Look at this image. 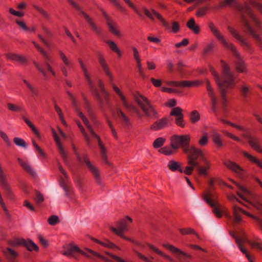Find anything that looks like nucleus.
I'll return each instance as SVG.
<instances>
[{"label": "nucleus", "mask_w": 262, "mask_h": 262, "mask_svg": "<svg viewBox=\"0 0 262 262\" xmlns=\"http://www.w3.org/2000/svg\"><path fill=\"white\" fill-rule=\"evenodd\" d=\"M227 7H233L240 13L244 32L252 37L262 49V21L252 12L249 4L247 2L241 4L236 0H223L212 9L219 10Z\"/></svg>", "instance_id": "f257e3e1"}, {"label": "nucleus", "mask_w": 262, "mask_h": 262, "mask_svg": "<svg viewBox=\"0 0 262 262\" xmlns=\"http://www.w3.org/2000/svg\"><path fill=\"white\" fill-rule=\"evenodd\" d=\"M222 71L220 77L214 69L209 66V71L219 87L222 98V104L224 107L226 104V94L229 89L235 85V76L231 72L229 66L223 60H221Z\"/></svg>", "instance_id": "f03ea898"}, {"label": "nucleus", "mask_w": 262, "mask_h": 262, "mask_svg": "<svg viewBox=\"0 0 262 262\" xmlns=\"http://www.w3.org/2000/svg\"><path fill=\"white\" fill-rule=\"evenodd\" d=\"M208 27L216 39L225 48L230 50L234 56L236 57V59L235 61L236 71L239 73H247L248 72L247 65L245 61L241 58L240 54L235 46L233 43H229L226 40L213 22H209L208 23Z\"/></svg>", "instance_id": "7ed1b4c3"}, {"label": "nucleus", "mask_w": 262, "mask_h": 262, "mask_svg": "<svg viewBox=\"0 0 262 262\" xmlns=\"http://www.w3.org/2000/svg\"><path fill=\"white\" fill-rule=\"evenodd\" d=\"M142 9L147 17L152 21H154L155 17H156L168 31L173 33H176L179 31L180 25L178 22L172 21L171 23V28H170L169 24L163 18L162 15L155 9L151 8L150 10H149L146 7H143Z\"/></svg>", "instance_id": "20e7f679"}, {"label": "nucleus", "mask_w": 262, "mask_h": 262, "mask_svg": "<svg viewBox=\"0 0 262 262\" xmlns=\"http://www.w3.org/2000/svg\"><path fill=\"white\" fill-rule=\"evenodd\" d=\"M136 102L142 109L146 117L150 118H157L158 113L154 106L150 101L145 96L138 92H136L134 95Z\"/></svg>", "instance_id": "39448f33"}, {"label": "nucleus", "mask_w": 262, "mask_h": 262, "mask_svg": "<svg viewBox=\"0 0 262 262\" xmlns=\"http://www.w3.org/2000/svg\"><path fill=\"white\" fill-rule=\"evenodd\" d=\"M237 186L243 193V194L239 192H237L236 193L238 196L245 201L249 202L253 206L256 208L257 210L262 212V204L260 203V201H261L260 197L259 195L251 192L240 184H237Z\"/></svg>", "instance_id": "423d86ee"}, {"label": "nucleus", "mask_w": 262, "mask_h": 262, "mask_svg": "<svg viewBox=\"0 0 262 262\" xmlns=\"http://www.w3.org/2000/svg\"><path fill=\"white\" fill-rule=\"evenodd\" d=\"M78 115L79 117L82 119L83 123L88 128L89 132L92 135V136L96 138L98 141V146L100 149V155L101 157L105 163L106 164L109 165L110 163L107 160V153H106V150L105 147V146L102 144V143L101 142V140L100 139V137L97 135L95 132L94 131L92 126L90 124L88 120L86 118V117L84 115V114L80 112L78 109L76 110Z\"/></svg>", "instance_id": "0eeeda50"}, {"label": "nucleus", "mask_w": 262, "mask_h": 262, "mask_svg": "<svg viewBox=\"0 0 262 262\" xmlns=\"http://www.w3.org/2000/svg\"><path fill=\"white\" fill-rule=\"evenodd\" d=\"M190 136L189 135H174L170 138V146L172 149L177 150L181 147L184 153L190 148Z\"/></svg>", "instance_id": "6e6552de"}, {"label": "nucleus", "mask_w": 262, "mask_h": 262, "mask_svg": "<svg viewBox=\"0 0 262 262\" xmlns=\"http://www.w3.org/2000/svg\"><path fill=\"white\" fill-rule=\"evenodd\" d=\"M76 157L77 161L80 164L83 165L84 163L85 164L86 167L94 176L96 183L99 185H102V181L100 178L99 171L98 168L91 163V161L89 159L88 154H77Z\"/></svg>", "instance_id": "1a4fd4ad"}, {"label": "nucleus", "mask_w": 262, "mask_h": 262, "mask_svg": "<svg viewBox=\"0 0 262 262\" xmlns=\"http://www.w3.org/2000/svg\"><path fill=\"white\" fill-rule=\"evenodd\" d=\"M132 221L133 220L130 217L126 216L125 217L121 219L117 222V228L111 227L110 229L115 234L122 238L123 239L134 243H135L134 240L126 237L123 234V233L125 231H127L128 229V223H131Z\"/></svg>", "instance_id": "9d476101"}, {"label": "nucleus", "mask_w": 262, "mask_h": 262, "mask_svg": "<svg viewBox=\"0 0 262 262\" xmlns=\"http://www.w3.org/2000/svg\"><path fill=\"white\" fill-rule=\"evenodd\" d=\"M187 164L188 165H193L194 166H199V162L198 161L199 158L203 161L207 159L202 150L200 148L191 146L189 150L187 151Z\"/></svg>", "instance_id": "9b49d317"}, {"label": "nucleus", "mask_w": 262, "mask_h": 262, "mask_svg": "<svg viewBox=\"0 0 262 262\" xmlns=\"http://www.w3.org/2000/svg\"><path fill=\"white\" fill-rule=\"evenodd\" d=\"M67 1L77 10L79 13L81 14L84 18L89 25L91 30L96 34L100 35L102 33V29L98 26L86 12L83 11L82 8L73 0H67Z\"/></svg>", "instance_id": "f8f14e48"}, {"label": "nucleus", "mask_w": 262, "mask_h": 262, "mask_svg": "<svg viewBox=\"0 0 262 262\" xmlns=\"http://www.w3.org/2000/svg\"><path fill=\"white\" fill-rule=\"evenodd\" d=\"M90 89L93 95L96 97L99 106L102 110L111 108L110 98L108 93H99L94 84L90 86Z\"/></svg>", "instance_id": "ddd939ff"}, {"label": "nucleus", "mask_w": 262, "mask_h": 262, "mask_svg": "<svg viewBox=\"0 0 262 262\" xmlns=\"http://www.w3.org/2000/svg\"><path fill=\"white\" fill-rule=\"evenodd\" d=\"M162 246L172 253L179 254L177 257L180 262H188V259H191L192 258L191 255L181 250L172 245L169 244H163Z\"/></svg>", "instance_id": "4468645a"}, {"label": "nucleus", "mask_w": 262, "mask_h": 262, "mask_svg": "<svg viewBox=\"0 0 262 262\" xmlns=\"http://www.w3.org/2000/svg\"><path fill=\"white\" fill-rule=\"evenodd\" d=\"M58 168L59 171L64 176L63 178H60L59 180V184L64 190L66 195L67 196H69V193L72 189L71 186L69 183V177L60 163L58 164Z\"/></svg>", "instance_id": "2eb2a0df"}, {"label": "nucleus", "mask_w": 262, "mask_h": 262, "mask_svg": "<svg viewBox=\"0 0 262 262\" xmlns=\"http://www.w3.org/2000/svg\"><path fill=\"white\" fill-rule=\"evenodd\" d=\"M103 16H104L106 23L109 28L110 31L114 35L120 37L121 33L119 30L117 29V25L112 19V18L107 14V13L102 8L100 9Z\"/></svg>", "instance_id": "dca6fc26"}, {"label": "nucleus", "mask_w": 262, "mask_h": 262, "mask_svg": "<svg viewBox=\"0 0 262 262\" xmlns=\"http://www.w3.org/2000/svg\"><path fill=\"white\" fill-rule=\"evenodd\" d=\"M212 194L210 192H206L203 194V199L210 206L213 207V212L219 218L222 216V213L219 208V204L211 199Z\"/></svg>", "instance_id": "f3484780"}, {"label": "nucleus", "mask_w": 262, "mask_h": 262, "mask_svg": "<svg viewBox=\"0 0 262 262\" xmlns=\"http://www.w3.org/2000/svg\"><path fill=\"white\" fill-rule=\"evenodd\" d=\"M0 183L7 197L9 199H13L14 198L13 193L8 183L6 176L2 166L0 167Z\"/></svg>", "instance_id": "a211bd4d"}, {"label": "nucleus", "mask_w": 262, "mask_h": 262, "mask_svg": "<svg viewBox=\"0 0 262 262\" xmlns=\"http://www.w3.org/2000/svg\"><path fill=\"white\" fill-rule=\"evenodd\" d=\"M203 82L201 80H184V81H169L167 82V84L170 86L183 87V88H190L192 86H196L201 84Z\"/></svg>", "instance_id": "6ab92c4d"}, {"label": "nucleus", "mask_w": 262, "mask_h": 262, "mask_svg": "<svg viewBox=\"0 0 262 262\" xmlns=\"http://www.w3.org/2000/svg\"><path fill=\"white\" fill-rule=\"evenodd\" d=\"M58 54L60 58L64 63L60 66V70L62 74L65 77H68V69H71L73 67V64L70 59L68 58L66 55L61 50L58 51Z\"/></svg>", "instance_id": "aec40b11"}, {"label": "nucleus", "mask_w": 262, "mask_h": 262, "mask_svg": "<svg viewBox=\"0 0 262 262\" xmlns=\"http://www.w3.org/2000/svg\"><path fill=\"white\" fill-rule=\"evenodd\" d=\"M182 111L183 110L180 107H176L172 109L170 115L176 117L175 123L176 125L183 128L185 126V123L184 121V115Z\"/></svg>", "instance_id": "412c9836"}, {"label": "nucleus", "mask_w": 262, "mask_h": 262, "mask_svg": "<svg viewBox=\"0 0 262 262\" xmlns=\"http://www.w3.org/2000/svg\"><path fill=\"white\" fill-rule=\"evenodd\" d=\"M223 164L229 169L236 173L239 177H242L245 172V170L238 164L230 160H226Z\"/></svg>", "instance_id": "4be33fe9"}, {"label": "nucleus", "mask_w": 262, "mask_h": 262, "mask_svg": "<svg viewBox=\"0 0 262 262\" xmlns=\"http://www.w3.org/2000/svg\"><path fill=\"white\" fill-rule=\"evenodd\" d=\"M14 244L24 245L30 251H38V246L31 240H25L24 239H17L14 241Z\"/></svg>", "instance_id": "5701e85b"}, {"label": "nucleus", "mask_w": 262, "mask_h": 262, "mask_svg": "<svg viewBox=\"0 0 262 262\" xmlns=\"http://www.w3.org/2000/svg\"><path fill=\"white\" fill-rule=\"evenodd\" d=\"M232 236L233 237H234L235 239V242L237 245L238 248L241 251V252L244 254H245V256L248 259L249 262H254V257L249 253V252L247 251V250L246 249H245L242 245V244L245 241V239L238 238V237H236L234 235V234H232Z\"/></svg>", "instance_id": "b1692460"}, {"label": "nucleus", "mask_w": 262, "mask_h": 262, "mask_svg": "<svg viewBox=\"0 0 262 262\" xmlns=\"http://www.w3.org/2000/svg\"><path fill=\"white\" fill-rule=\"evenodd\" d=\"M117 115L122 125L125 128L129 129L132 126L130 119L120 108L117 110Z\"/></svg>", "instance_id": "393cba45"}, {"label": "nucleus", "mask_w": 262, "mask_h": 262, "mask_svg": "<svg viewBox=\"0 0 262 262\" xmlns=\"http://www.w3.org/2000/svg\"><path fill=\"white\" fill-rule=\"evenodd\" d=\"M168 119L166 117H163L155 121L150 127L151 130H159L167 126Z\"/></svg>", "instance_id": "a878e982"}, {"label": "nucleus", "mask_w": 262, "mask_h": 262, "mask_svg": "<svg viewBox=\"0 0 262 262\" xmlns=\"http://www.w3.org/2000/svg\"><path fill=\"white\" fill-rule=\"evenodd\" d=\"M211 140L215 147L217 149H220L225 146L222 136L217 132H214L212 134Z\"/></svg>", "instance_id": "bb28decb"}, {"label": "nucleus", "mask_w": 262, "mask_h": 262, "mask_svg": "<svg viewBox=\"0 0 262 262\" xmlns=\"http://www.w3.org/2000/svg\"><path fill=\"white\" fill-rule=\"evenodd\" d=\"M17 161L19 165L25 171L30 174L33 178H35L36 176L35 171L28 161H25L19 158L17 159Z\"/></svg>", "instance_id": "cd10ccee"}, {"label": "nucleus", "mask_w": 262, "mask_h": 262, "mask_svg": "<svg viewBox=\"0 0 262 262\" xmlns=\"http://www.w3.org/2000/svg\"><path fill=\"white\" fill-rule=\"evenodd\" d=\"M53 137H54V140H55V141L58 146V148L59 149V154H60L62 159H63V161L64 162H67L68 161V156H67V153L64 150V149L62 146V145L60 143V139H59V137H58L56 132L53 129Z\"/></svg>", "instance_id": "c85d7f7f"}, {"label": "nucleus", "mask_w": 262, "mask_h": 262, "mask_svg": "<svg viewBox=\"0 0 262 262\" xmlns=\"http://www.w3.org/2000/svg\"><path fill=\"white\" fill-rule=\"evenodd\" d=\"M75 252H77L86 257H90L84 251L80 250L77 246L74 245L72 244H70L69 245V247L67 248V249L64 251L63 254L66 256H69L72 255Z\"/></svg>", "instance_id": "c756f323"}, {"label": "nucleus", "mask_w": 262, "mask_h": 262, "mask_svg": "<svg viewBox=\"0 0 262 262\" xmlns=\"http://www.w3.org/2000/svg\"><path fill=\"white\" fill-rule=\"evenodd\" d=\"M202 162L204 163V166H200V163H199V166H196V168L199 175L206 176L207 175V171L211 167V163L207 159Z\"/></svg>", "instance_id": "7c9ffc66"}, {"label": "nucleus", "mask_w": 262, "mask_h": 262, "mask_svg": "<svg viewBox=\"0 0 262 262\" xmlns=\"http://www.w3.org/2000/svg\"><path fill=\"white\" fill-rule=\"evenodd\" d=\"M259 142V139L258 138L253 136L248 141V143L254 150L262 154V148L260 145Z\"/></svg>", "instance_id": "2f4dec72"}, {"label": "nucleus", "mask_w": 262, "mask_h": 262, "mask_svg": "<svg viewBox=\"0 0 262 262\" xmlns=\"http://www.w3.org/2000/svg\"><path fill=\"white\" fill-rule=\"evenodd\" d=\"M3 252L10 262H14V259L18 256V253L10 248H7Z\"/></svg>", "instance_id": "473e14b6"}, {"label": "nucleus", "mask_w": 262, "mask_h": 262, "mask_svg": "<svg viewBox=\"0 0 262 262\" xmlns=\"http://www.w3.org/2000/svg\"><path fill=\"white\" fill-rule=\"evenodd\" d=\"M168 168L170 170L173 172L178 171L180 173L183 172V169L180 165L179 162L174 160H170L169 161L168 165Z\"/></svg>", "instance_id": "72a5a7b5"}, {"label": "nucleus", "mask_w": 262, "mask_h": 262, "mask_svg": "<svg viewBox=\"0 0 262 262\" xmlns=\"http://www.w3.org/2000/svg\"><path fill=\"white\" fill-rule=\"evenodd\" d=\"M186 26L193 33L198 34L200 32V28L199 26L196 25L195 23L194 19L191 18L187 23Z\"/></svg>", "instance_id": "f704fd0d"}, {"label": "nucleus", "mask_w": 262, "mask_h": 262, "mask_svg": "<svg viewBox=\"0 0 262 262\" xmlns=\"http://www.w3.org/2000/svg\"><path fill=\"white\" fill-rule=\"evenodd\" d=\"M146 245L148 247L149 249L154 252L155 253L159 254L161 256H163V257L165 258L166 259L169 260L171 262H174V260L173 258H172L170 256H169L168 255H166L164 254L163 252H162L161 250H160L158 248H157L156 246L154 245L149 244L147 243Z\"/></svg>", "instance_id": "c9c22d12"}, {"label": "nucleus", "mask_w": 262, "mask_h": 262, "mask_svg": "<svg viewBox=\"0 0 262 262\" xmlns=\"http://www.w3.org/2000/svg\"><path fill=\"white\" fill-rule=\"evenodd\" d=\"M6 56L8 59L13 61H16L21 63H25L27 62L26 58L24 56L19 54L8 53L6 55Z\"/></svg>", "instance_id": "e433bc0d"}, {"label": "nucleus", "mask_w": 262, "mask_h": 262, "mask_svg": "<svg viewBox=\"0 0 262 262\" xmlns=\"http://www.w3.org/2000/svg\"><path fill=\"white\" fill-rule=\"evenodd\" d=\"M93 240L96 243L100 244L104 247H106L110 249H117L120 250V248L118 246H116L113 243L108 240L105 239L104 241H101L96 238H93Z\"/></svg>", "instance_id": "4c0bfd02"}, {"label": "nucleus", "mask_w": 262, "mask_h": 262, "mask_svg": "<svg viewBox=\"0 0 262 262\" xmlns=\"http://www.w3.org/2000/svg\"><path fill=\"white\" fill-rule=\"evenodd\" d=\"M244 210L237 205H234L233 207V214L234 221L236 223H239L242 221L241 214L243 213Z\"/></svg>", "instance_id": "58836bf2"}, {"label": "nucleus", "mask_w": 262, "mask_h": 262, "mask_svg": "<svg viewBox=\"0 0 262 262\" xmlns=\"http://www.w3.org/2000/svg\"><path fill=\"white\" fill-rule=\"evenodd\" d=\"M243 154L251 163L256 164L258 166L262 168V162L258 160L255 157L251 155L248 152L245 151L243 152Z\"/></svg>", "instance_id": "ea45409f"}, {"label": "nucleus", "mask_w": 262, "mask_h": 262, "mask_svg": "<svg viewBox=\"0 0 262 262\" xmlns=\"http://www.w3.org/2000/svg\"><path fill=\"white\" fill-rule=\"evenodd\" d=\"M106 43L108 45L110 48L113 52L117 54L118 57H121V56H122L121 51L118 48L117 45L114 41H111V40H108L106 41Z\"/></svg>", "instance_id": "a19ab883"}, {"label": "nucleus", "mask_w": 262, "mask_h": 262, "mask_svg": "<svg viewBox=\"0 0 262 262\" xmlns=\"http://www.w3.org/2000/svg\"><path fill=\"white\" fill-rule=\"evenodd\" d=\"M98 61L102 67V70L105 73L110 71V69L105 58L102 54H99L98 56Z\"/></svg>", "instance_id": "79ce46f5"}, {"label": "nucleus", "mask_w": 262, "mask_h": 262, "mask_svg": "<svg viewBox=\"0 0 262 262\" xmlns=\"http://www.w3.org/2000/svg\"><path fill=\"white\" fill-rule=\"evenodd\" d=\"M252 90V87L250 85L243 83L242 86L241 87L240 90L242 96L246 98L248 97L249 93Z\"/></svg>", "instance_id": "37998d69"}, {"label": "nucleus", "mask_w": 262, "mask_h": 262, "mask_svg": "<svg viewBox=\"0 0 262 262\" xmlns=\"http://www.w3.org/2000/svg\"><path fill=\"white\" fill-rule=\"evenodd\" d=\"M85 108L87 111L88 114L92 121L94 122L95 124H97L98 122V120L96 119V116L94 114L93 109L91 107L89 103L85 105Z\"/></svg>", "instance_id": "c03bdc74"}, {"label": "nucleus", "mask_w": 262, "mask_h": 262, "mask_svg": "<svg viewBox=\"0 0 262 262\" xmlns=\"http://www.w3.org/2000/svg\"><path fill=\"white\" fill-rule=\"evenodd\" d=\"M80 68L81 69L82 71L83 72V73L84 74V77L86 79V81L88 82V83L89 86L91 85H92V84H93L94 83L91 79L90 75V74L88 71V70H87L85 64H84V63L80 65Z\"/></svg>", "instance_id": "a18cd8bd"}, {"label": "nucleus", "mask_w": 262, "mask_h": 262, "mask_svg": "<svg viewBox=\"0 0 262 262\" xmlns=\"http://www.w3.org/2000/svg\"><path fill=\"white\" fill-rule=\"evenodd\" d=\"M201 117L196 110L192 111L189 115V120L192 123H195L200 120Z\"/></svg>", "instance_id": "49530a36"}, {"label": "nucleus", "mask_w": 262, "mask_h": 262, "mask_svg": "<svg viewBox=\"0 0 262 262\" xmlns=\"http://www.w3.org/2000/svg\"><path fill=\"white\" fill-rule=\"evenodd\" d=\"M23 82L26 84L30 92L31 93L32 96H37L38 95V90L37 88L34 87L32 84H31L29 81H28L26 79H24Z\"/></svg>", "instance_id": "de8ad7c7"}, {"label": "nucleus", "mask_w": 262, "mask_h": 262, "mask_svg": "<svg viewBox=\"0 0 262 262\" xmlns=\"http://www.w3.org/2000/svg\"><path fill=\"white\" fill-rule=\"evenodd\" d=\"M180 232L183 235L194 234L198 238H199V236L197 234V233L194 231V229H193L192 228H191L180 229Z\"/></svg>", "instance_id": "09e8293b"}, {"label": "nucleus", "mask_w": 262, "mask_h": 262, "mask_svg": "<svg viewBox=\"0 0 262 262\" xmlns=\"http://www.w3.org/2000/svg\"><path fill=\"white\" fill-rule=\"evenodd\" d=\"M249 4L262 15V3L256 0H248Z\"/></svg>", "instance_id": "8fccbe9b"}, {"label": "nucleus", "mask_w": 262, "mask_h": 262, "mask_svg": "<svg viewBox=\"0 0 262 262\" xmlns=\"http://www.w3.org/2000/svg\"><path fill=\"white\" fill-rule=\"evenodd\" d=\"M44 66L46 73L47 74V72L50 73L53 77H56L57 76V74L55 71L54 70L52 67L51 66L50 63L48 62V61H44Z\"/></svg>", "instance_id": "3c124183"}, {"label": "nucleus", "mask_w": 262, "mask_h": 262, "mask_svg": "<svg viewBox=\"0 0 262 262\" xmlns=\"http://www.w3.org/2000/svg\"><path fill=\"white\" fill-rule=\"evenodd\" d=\"M214 47L215 45L213 41H211L207 44L203 49V55H206L212 52L214 48Z\"/></svg>", "instance_id": "603ef678"}, {"label": "nucleus", "mask_w": 262, "mask_h": 262, "mask_svg": "<svg viewBox=\"0 0 262 262\" xmlns=\"http://www.w3.org/2000/svg\"><path fill=\"white\" fill-rule=\"evenodd\" d=\"M76 123H77V125H78V127L79 128L80 132H81L82 134L84 136V139L86 142V143L88 145H89L90 144V138H89L88 135L87 134V133H86V132L85 131L84 127H83V126L82 125V124H81V123L79 121H77Z\"/></svg>", "instance_id": "864d4df0"}, {"label": "nucleus", "mask_w": 262, "mask_h": 262, "mask_svg": "<svg viewBox=\"0 0 262 262\" xmlns=\"http://www.w3.org/2000/svg\"><path fill=\"white\" fill-rule=\"evenodd\" d=\"M13 142L14 144L17 146H20L25 148H26L27 146L26 142L22 138L15 137L13 139Z\"/></svg>", "instance_id": "5fc2aeb1"}, {"label": "nucleus", "mask_w": 262, "mask_h": 262, "mask_svg": "<svg viewBox=\"0 0 262 262\" xmlns=\"http://www.w3.org/2000/svg\"><path fill=\"white\" fill-rule=\"evenodd\" d=\"M124 2L131 8L140 17L143 16L142 13L140 12L138 9L135 6V5L131 2L130 0H123Z\"/></svg>", "instance_id": "6e6d98bb"}, {"label": "nucleus", "mask_w": 262, "mask_h": 262, "mask_svg": "<svg viewBox=\"0 0 262 262\" xmlns=\"http://www.w3.org/2000/svg\"><path fill=\"white\" fill-rule=\"evenodd\" d=\"M165 139L162 137H159L157 138L153 142L152 145L155 148H158L162 147L164 142Z\"/></svg>", "instance_id": "4d7b16f0"}, {"label": "nucleus", "mask_w": 262, "mask_h": 262, "mask_svg": "<svg viewBox=\"0 0 262 262\" xmlns=\"http://www.w3.org/2000/svg\"><path fill=\"white\" fill-rule=\"evenodd\" d=\"M243 213L246 215L248 216L252 217L254 220H255V222H256L257 224L259 226L260 230L262 231V220H260L258 217L255 216L248 213V212L245 211L244 210V211L243 212Z\"/></svg>", "instance_id": "13d9d810"}, {"label": "nucleus", "mask_w": 262, "mask_h": 262, "mask_svg": "<svg viewBox=\"0 0 262 262\" xmlns=\"http://www.w3.org/2000/svg\"><path fill=\"white\" fill-rule=\"evenodd\" d=\"M171 148V147L164 146L163 147L161 148L159 150V151L165 155H171L173 154V151Z\"/></svg>", "instance_id": "bf43d9fd"}, {"label": "nucleus", "mask_w": 262, "mask_h": 262, "mask_svg": "<svg viewBox=\"0 0 262 262\" xmlns=\"http://www.w3.org/2000/svg\"><path fill=\"white\" fill-rule=\"evenodd\" d=\"M123 106L125 107V108L128 112L131 113H135V111L137 108V107L134 105L130 104L128 103L127 102L126 99L125 100V101L122 102Z\"/></svg>", "instance_id": "052dcab7"}, {"label": "nucleus", "mask_w": 262, "mask_h": 262, "mask_svg": "<svg viewBox=\"0 0 262 262\" xmlns=\"http://www.w3.org/2000/svg\"><path fill=\"white\" fill-rule=\"evenodd\" d=\"M8 108L14 112H20L22 111L23 108L21 106L14 104L11 103L7 104Z\"/></svg>", "instance_id": "680f3d73"}, {"label": "nucleus", "mask_w": 262, "mask_h": 262, "mask_svg": "<svg viewBox=\"0 0 262 262\" xmlns=\"http://www.w3.org/2000/svg\"><path fill=\"white\" fill-rule=\"evenodd\" d=\"M33 7L39 13H40L45 18L49 19L50 18V14L46 12L43 8L34 5Z\"/></svg>", "instance_id": "e2e57ef3"}, {"label": "nucleus", "mask_w": 262, "mask_h": 262, "mask_svg": "<svg viewBox=\"0 0 262 262\" xmlns=\"http://www.w3.org/2000/svg\"><path fill=\"white\" fill-rule=\"evenodd\" d=\"M112 88L116 93L120 97L122 102L125 101L126 98L120 89L114 83H112Z\"/></svg>", "instance_id": "0e129e2a"}, {"label": "nucleus", "mask_w": 262, "mask_h": 262, "mask_svg": "<svg viewBox=\"0 0 262 262\" xmlns=\"http://www.w3.org/2000/svg\"><path fill=\"white\" fill-rule=\"evenodd\" d=\"M48 222L50 225H56L59 222V217L58 216L55 215H51L48 219Z\"/></svg>", "instance_id": "69168bd1"}, {"label": "nucleus", "mask_w": 262, "mask_h": 262, "mask_svg": "<svg viewBox=\"0 0 262 262\" xmlns=\"http://www.w3.org/2000/svg\"><path fill=\"white\" fill-rule=\"evenodd\" d=\"M209 7L207 6L199 8L196 12V16L198 17H202L205 15Z\"/></svg>", "instance_id": "338daca9"}, {"label": "nucleus", "mask_w": 262, "mask_h": 262, "mask_svg": "<svg viewBox=\"0 0 262 262\" xmlns=\"http://www.w3.org/2000/svg\"><path fill=\"white\" fill-rule=\"evenodd\" d=\"M34 200L37 204H40L43 202L44 197L39 191L36 190Z\"/></svg>", "instance_id": "774afa93"}]
</instances>
